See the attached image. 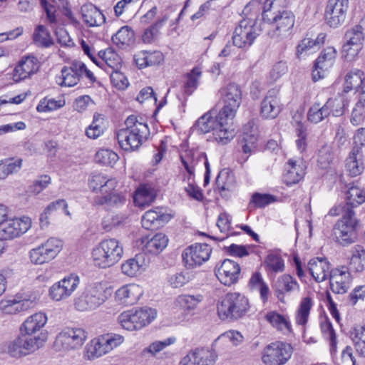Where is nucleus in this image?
<instances>
[{"label":"nucleus","mask_w":365,"mask_h":365,"mask_svg":"<svg viewBox=\"0 0 365 365\" xmlns=\"http://www.w3.org/2000/svg\"><path fill=\"white\" fill-rule=\"evenodd\" d=\"M365 202V192L356 185H351L346 192V204L344 210L347 207L353 210L354 207Z\"/></svg>","instance_id":"obj_41"},{"label":"nucleus","mask_w":365,"mask_h":365,"mask_svg":"<svg viewBox=\"0 0 365 365\" xmlns=\"http://www.w3.org/2000/svg\"><path fill=\"white\" fill-rule=\"evenodd\" d=\"M31 221L29 217L21 218H7L0 223V240H9L20 236L31 227Z\"/></svg>","instance_id":"obj_19"},{"label":"nucleus","mask_w":365,"mask_h":365,"mask_svg":"<svg viewBox=\"0 0 365 365\" xmlns=\"http://www.w3.org/2000/svg\"><path fill=\"white\" fill-rule=\"evenodd\" d=\"M158 190L153 182L140 183L138 185V208L150 206L156 199Z\"/></svg>","instance_id":"obj_33"},{"label":"nucleus","mask_w":365,"mask_h":365,"mask_svg":"<svg viewBox=\"0 0 365 365\" xmlns=\"http://www.w3.org/2000/svg\"><path fill=\"white\" fill-rule=\"evenodd\" d=\"M349 101L344 94H338L334 98H330L324 103L328 114L334 116H341L348 106Z\"/></svg>","instance_id":"obj_36"},{"label":"nucleus","mask_w":365,"mask_h":365,"mask_svg":"<svg viewBox=\"0 0 365 365\" xmlns=\"http://www.w3.org/2000/svg\"><path fill=\"white\" fill-rule=\"evenodd\" d=\"M107 299L101 283L88 284L74 299L75 308L81 312L91 311L103 304Z\"/></svg>","instance_id":"obj_7"},{"label":"nucleus","mask_w":365,"mask_h":365,"mask_svg":"<svg viewBox=\"0 0 365 365\" xmlns=\"http://www.w3.org/2000/svg\"><path fill=\"white\" fill-rule=\"evenodd\" d=\"M218 93L220 100L223 104L219 112L230 122L236 115L242 103L241 88L237 83H230L222 86Z\"/></svg>","instance_id":"obj_6"},{"label":"nucleus","mask_w":365,"mask_h":365,"mask_svg":"<svg viewBox=\"0 0 365 365\" xmlns=\"http://www.w3.org/2000/svg\"><path fill=\"white\" fill-rule=\"evenodd\" d=\"M265 319L279 331L287 334L291 331V324L288 317L277 312L270 311L265 314Z\"/></svg>","instance_id":"obj_37"},{"label":"nucleus","mask_w":365,"mask_h":365,"mask_svg":"<svg viewBox=\"0 0 365 365\" xmlns=\"http://www.w3.org/2000/svg\"><path fill=\"white\" fill-rule=\"evenodd\" d=\"M34 41L42 47L48 48L53 44V41L47 29L43 25H38L34 33Z\"/></svg>","instance_id":"obj_54"},{"label":"nucleus","mask_w":365,"mask_h":365,"mask_svg":"<svg viewBox=\"0 0 365 365\" xmlns=\"http://www.w3.org/2000/svg\"><path fill=\"white\" fill-rule=\"evenodd\" d=\"M349 8V0H328L324 12L326 24L337 28L345 21Z\"/></svg>","instance_id":"obj_17"},{"label":"nucleus","mask_w":365,"mask_h":365,"mask_svg":"<svg viewBox=\"0 0 365 365\" xmlns=\"http://www.w3.org/2000/svg\"><path fill=\"white\" fill-rule=\"evenodd\" d=\"M88 338V332L80 327H67L56 336V346L64 350H73L81 348Z\"/></svg>","instance_id":"obj_14"},{"label":"nucleus","mask_w":365,"mask_h":365,"mask_svg":"<svg viewBox=\"0 0 365 365\" xmlns=\"http://www.w3.org/2000/svg\"><path fill=\"white\" fill-rule=\"evenodd\" d=\"M350 338L357 354L365 357V326H355L350 331Z\"/></svg>","instance_id":"obj_44"},{"label":"nucleus","mask_w":365,"mask_h":365,"mask_svg":"<svg viewBox=\"0 0 365 365\" xmlns=\"http://www.w3.org/2000/svg\"><path fill=\"white\" fill-rule=\"evenodd\" d=\"M230 127V122L220 112L215 115L212 112H207L197 119L193 128L200 134L212 131L215 140L225 145L235 135Z\"/></svg>","instance_id":"obj_1"},{"label":"nucleus","mask_w":365,"mask_h":365,"mask_svg":"<svg viewBox=\"0 0 365 365\" xmlns=\"http://www.w3.org/2000/svg\"><path fill=\"white\" fill-rule=\"evenodd\" d=\"M258 135L256 129H254L251 123H248L244 127L242 139V149L243 153L251 154L257 147Z\"/></svg>","instance_id":"obj_34"},{"label":"nucleus","mask_w":365,"mask_h":365,"mask_svg":"<svg viewBox=\"0 0 365 365\" xmlns=\"http://www.w3.org/2000/svg\"><path fill=\"white\" fill-rule=\"evenodd\" d=\"M350 283L351 274L347 268H336L330 272V289L334 293L339 294L346 293L350 287Z\"/></svg>","instance_id":"obj_24"},{"label":"nucleus","mask_w":365,"mask_h":365,"mask_svg":"<svg viewBox=\"0 0 365 365\" xmlns=\"http://www.w3.org/2000/svg\"><path fill=\"white\" fill-rule=\"evenodd\" d=\"M359 221L355 217V212L350 208H346L343 217L334 227V235L336 242L342 246H348L357 239V230Z\"/></svg>","instance_id":"obj_4"},{"label":"nucleus","mask_w":365,"mask_h":365,"mask_svg":"<svg viewBox=\"0 0 365 365\" xmlns=\"http://www.w3.org/2000/svg\"><path fill=\"white\" fill-rule=\"evenodd\" d=\"M215 272L217 278L222 284L231 286L239 279L240 267L237 262L225 259L216 266Z\"/></svg>","instance_id":"obj_21"},{"label":"nucleus","mask_w":365,"mask_h":365,"mask_svg":"<svg viewBox=\"0 0 365 365\" xmlns=\"http://www.w3.org/2000/svg\"><path fill=\"white\" fill-rule=\"evenodd\" d=\"M77 61L72 62L70 66H64L61 70V77L58 84L61 86L72 87L80 80L78 71H77Z\"/></svg>","instance_id":"obj_38"},{"label":"nucleus","mask_w":365,"mask_h":365,"mask_svg":"<svg viewBox=\"0 0 365 365\" xmlns=\"http://www.w3.org/2000/svg\"><path fill=\"white\" fill-rule=\"evenodd\" d=\"M359 153L355 152V148L352 150L349 156L346 160V169L349 175L355 177L360 175L364 169L356 159V155Z\"/></svg>","instance_id":"obj_59"},{"label":"nucleus","mask_w":365,"mask_h":365,"mask_svg":"<svg viewBox=\"0 0 365 365\" xmlns=\"http://www.w3.org/2000/svg\"><path fill=\"white\" fill-rule=\"evenodd\" d=\"M364 29L361 25H355L346 31L342 46V54L346 61H351L359 55L364 47Z\"/></svg>","instance_id":"obj_10"},{"label":"nucleus","mask_w":365,"mask_h":365,"mask_svg":"<svg viewBox=\"0 0 365 365\" xmlns=\"http://www.w3.org/2000/svg\"><path fill=\"white\" fill-rule=\"evenodd\" d=\"M175 341L176 338L174 336L168 337L163 341H155L142 351L140 356L144 357L147 355L155 356L158 353L165 349L167 346L175 344Z\"/></svg>","instance_id":"obj_49"},{"label":"nucleus","mask_w":365,"mask_h":365,"mask_svg":"<svg viewBox=\"0 0 365 365\" xmlns=\"http://www.w3.org/2000/svg\"><path fill=\"white\" fill-rule=\"evenodd\" d=\"M274 287L277 298L282 302L284 301L285 295L297 293L300 288L297 280L289 274L280 276L276 281Z\"/></svg>","instance_id":"obj_28"},{"label":"nucleus","mask_w":365,"mask_h":365,"mask_svg":"<svg viewBox=\"0 0 365 365\" xmlns=\"http://www.w3.org/2000/svg\"><path fill=\"white\" fill-rule=\"evenodd\" d=\"M249 286L252 290H256L259 292L260 298L263 303L267 302L269 296V288L259 272L252 274L249 281Z\"/></svg>","instance_id":"obj_43"},{"label":"nucleus","mask_w":365,"mask_h":365,"mask_svg":"<svg viewBox=\"0 0 365 365\" xmlns=\"http://www.w3.org/2000/svg\"><path fill=\"white\" fill-rule=\"evenodd\" d=\"M334 160V154L330 145H324L319 150L317 163L322 169L329 167Z\"/></svg>","instance_id":"obj_57"},{"label":"nucleus","mask_w":365,"mask_h":365,"mask_svg":"<svg viewBox=\"0 0 365 365\" xmlns=\"http://www.w3.org/2000/svg\"><path fill=\"white\" fill-rule=\"evenodd\" d=\"M182 163L187 173V186L185 190L187 194L192 198L201 201L203 199V194L201 189L195 185L194 178L195 165L198 162V156L192 150H186L180 155Z\"/></svg>","instance_id":"obj_13"},{"label":"nucleus","mask_w":365,"mask_h":365,"mask_svg":"<svg viewBox=\"0 0 365 365\" xmlns=\"http://www.w3.org/2000/svg\"><path fill=\"white\" fill-rule=\"evenodd\" d=\"M292 354V347L289 344L277 341L263 349L261 358L264 365H284Z\"/></svg>","instance_id":"obj_9"},{"label":"nucleus","mask_w":365,"mask_h":365,"mask_svg":"<svg viewBox=\"0 0 365 365\" xmlns=\"http://www.w3.org/2000/svg\"><path fill=\"white\" fill-rule=\"evenodd\" d=\"M263 19L269 22L272 29L269 31V36L272 38H282L287 36L293 28L295 22V16L290 11L283 10L274 13L264 11Z\"/></svg>","instance_id":"obj_5"},{"label":"nucleus","mask_w":365,"mask_h":365,"mask_svg":"<svg viewBox=\"0 0 365 365\" xmlns=\"http://www.w3.org/2000/svg\"><path fill=\"white\" fill-rule=\"evenodd\" d=\"M170 219V214L164 212L163 208L157 207L145 212L141 218V224L146 230H153L163 226Z\"/></svg>","instance_id":"obj_25"},{"label":"nucleus","mask_w":365,"mask_h":365,"mask_svg":"<svg viewBox=\"0 0 365 365\" xmlns=\"http://www.w3.org/2000/svg\"><path fill=\"white\" fill-rule=\"evenodd\" d=\"M217 314L222 320H237L250 309L248 299L239 292L226 294L217 304Z\"/></svg>","instance_id":"obj_2"},{"label":"nucleus","mask_w":365,"mask_h":365,"mask_svg":"<svg viewBox=\"0 0 365 365\" xmlns=\"http://www.w3.org/2000/svg\"><path fill=\"white\" fill-rule=\"evenodd\" d=\"M80 284V278L71 273L54 283L48 290L49 297L55 302L68 299L76 291Z\"/></svg>","instance_id":"obj_12"},{"label":"nucleus","mask_w":365,"mask_h":365,"mask_svg":"<svg viewBox=\"0 0 365 365\" xmlns=\"http://www.w3.org/2000/svg\"><path fill=\"white\" fill-rule=\"evenodd\" d=\"M351 257L350 259V269L360 272L365 269V250L359 245L351 249Z\"/></svg>","instance_id":"obj_47"},{"label":"nucleus","mask_w":365,"mask_h":365,"mask_svg":"<svg viewBox=\"0 0 365 365\" xmlns=\"http://www.w3.org/2000/svg\"><path fill=\"white\" fill-rule=\"evenodd\" d=\"M329 115L328 111L324 106H321L320 103L313 104L307 112V120L312 123L317 124Z\"/></svg>","instance_id":"obj_52"},{"label":"nucleus","mask_w":365,"mask_h":365,"mask_svg":"<svg viewBox=\"0 0 365 365\" xmlns=\"http://www.w3.org/2000/svg\"><path fill=\"white\" fill-rule=\"evenodd\" d=\"M168 17L164 16L161 19L156 21L150 28L147 29L142 36V40L145 43H150L155 37L158 35L159 29L167 21Z\"/></svg>","instance_id":"obj_64"},{"label":"nucleus","mask_w":365,"mask_h":365,"mask_svg":"<svg viewBox=\"0 0 365 365\" xmlns=\"http://www.w3.org/2000/svg\"><path fill=\"white\" fill-rule=\"evenodd\" d=\"M107 354L101 337L92 339L85 347L84 358L93 360Z\"/></svg>","instance_id":"obj_46"},{"label":"nucleus","mask_w":365,"mask_h":365,"mask_svg":"<svg viewBox=\"0 0 365 365\" xmlns=\"http://www.w3.org/2000/svg\"><path fill=\"white\" fill-rule=\"evenodd\" d=\"M336 50L332 46L321 51L313 66L312 75L314 81L322 79L328 74L336 61Z\"/></svg>","instance_id":"obj_20"},{"label":"nucleus","mask_w":365,"mask_h":365,"mask_svg":"<svg viewBox=\"0 0 365 365\" xmlns=\"http://www.w3.org/2000/svg\"><path fill=\"white\" fill-rule=\"evenodd\" d=\"M197 365H215L218 355L216 351L209 347L193 349Z\"/></svg>","instance_id":"obj_42"},{"label":"nucleus","mask_w":365,"mask_h":365,"mask_svg":"<svg viewBox=\"0 0 365 365\" xmlns=\"http://www.w3.org/2000/svg\"><path fill=\"white\" fill-rule=\"evenodd\" d=\"M365 119V100L359 98L355 104L351 117V123L354 125L361 124Z\"/></svg>","instance_id":"obj_61"},{"label":"nucleus","mask_w":365,"mask_h":365,"mask_svg":"<svg viewBox=\"0 0 365 365\" xmlns=\"http://www.w3.org/2000/svg\"><path fill=\"white\" fill-rule=\"evenodd\" d=\"M38 69V59L34 56L23 58L14 71V76L23 80L34 73Z\"/></svg>","instance_id":"obj_32"},{"label":"nucleus","mask_w":365,"mask_h":365,"mask_svg":"<svg viewBox=\"0 0 365 365\" xmlns=\"http://www.w3.org/2000/svg\"><path fill=\"white\" fill-rule=\"evenodd\" d=\"M306 165L302 158H291L285 165L283 181L287 185L298 183L305 175Z\"/></svg>","instance_id":"obj_23"},{"label":"nucleus","mask_w":365,"mask_h":365,"mask_svg":"<svg viewBox=\"0 0 365 365\" xmlns=\"http://www.w3.org/2000/svg\"><path fill=\"white\" fill-rule=\"evenodd\" d=\"M118 322L124 329L134 331L137 327V308L133 307L121 313Z\"/></svg>","instance_id":"obj_50"},{"label":"nucleus","mask_w":365,"mask_h":365,"mask_svg":"<svg viewBox=\"0 0 365 365\" xmlns=\"http://www.w3.org/2000/svg\"><path fill=\"white\" fill-rule=\"evenodd\" d=\"M201 73L202 72L199 68H194L190 73H187V81L184 86L185 93L187 95H191L197 88Z\"/></svg>","instance_id":"obj_60"},{"label":"nucleus","mask_w":365,"mask_h":365,"mask_svg":"<svg viewBox=\"0 0 365 365\" xmlns=\"http://www.w3.org/2000/svg\"><path fill=\"white\" fill-rule=\"evenodd\" d=\"M211 252L212 248L207 244L195 243L185 249L182 262L187 268H195L207 261Z\"/></svg>","instance_id":"obj_16"},{"label":"nucleus","mask_w":365,"mask_h":365,"mask_svg":"<svg viewBox=\"0 0 365 365\" xmlns=\"http://www.w3.org/2000/svg\"><path fill=\"white\" fill-rule=\"evenodd\" d=\"M313 306L314 301L312 297L302 298L295 314V321L298 325L304 327L307 324Z\"/></svg>","instance_id":"obj_39"},{"label":"nucleus","mask_w":365,"mask_h":365,"mask_svg":"<svg viewBox=\"0 0 365 365\" xmlns=\"http://www.w3.org/2000/svg\"><path fill=\"white\" fill-rule=\"evenodd\" d=\"M47 322V317L43 312H37L29 317L21 326V333L32 336L41 329H42Z\"/></svg>","instance_id":"obj_31"},{"label":"nucleus","mask_w":365,"mask_h":365,"mask_svg":"<svg viewBox=\"0 0 365 365\" xmlns=\"http://www.w3.org/2000/svg\"><path fill=\"white\" fill-rule=\"evenodd\" d=\"M1 172L0 177L5 179L8 175L16 173L20 170L22 166L21 159H6L1 161Z\"/></svg>","instance_id":"obj_55"},{"label":"nucleus","mask_w":365,"mask_h":365,"mask_svg":"<svg viewBox=\"0 0 365 365\" xmlns=\"http://www.w3.org/2000/svg\"><path fill=\"white\" fill-rule=\"evenodd\" d=\"M365 80L363 71L353 68L347 73L343 85V93H349L352 90L356 91Z\"/></svg>","instance_id":"obj_35"},{"label":"nucleus","mask_w":365,"mask_h":365,"mask_svg":"<svg viewBox=\"0 0 365 365\" xmlns=\"http://www.w3.org/2000/svg\"><path fill=\"white\" fill-rule=\"evenodd\" d=\"M101 339L107 353L121 344L124 341L123 336L113 333L101 336Z\"/></svg>","instance_id":"obj_62"},{"label":"nucleus","mask_w":365,"mask_h":365,"mask_svg":"<svg viewBox=\"0 0 365 365\" xmlns=\"http://www.w3.org/2000/svg\"><path fill=\"white\" fill-rule=\"evenodd\" d=\"M320 328L324 337L329 340L331 352L336 351V337L331 322L327 318L321 319Z\"/></svg>","instance_id":"obj_53"},{"label":"nucleus","mask_w":365,"mask_h":365,"mask_svg":"<svg viewBox=\"0 0 365 365\" xmlns=\"http://www.w3.org/2000/svg\"><path fill=\"white\" fill-rule=\"evenodd\" d=\"M167 236L161 232L149 235L141 238L142 250L145 254L156 255L160 253L168 245Z\"/></svg>","instance_id":"obj_26"},{"label":"nucleus","mask_w":365,"mask_h":365,"mask_svg":"<svg viewBox=\"0 0 365 365\" xmlns=\"http://www.w3.org/2000/svg\"><path fill=\"white\" fill-rule=\"evenodd\" d=\"M81 13L83 22L89 27L99 26L106 21L103 13L91 3L83 4Z\"/></svg>","instance_id":"obj_30"},{"label":"nucleus","mask_w":365,"mask_h":365,"mask_svg":"<svg viewBox=\"0 0 365 365\" xmlns=\"http://www.w3.org/2000/svg\"><path fill=\"white\" fill-rule=\"evenodd\" d=\"M112 41L120 47L132 46L135 45V34L128 26L120 28L117 33L112 36Z\"/></svg>","instance_id":"obj_40"},{"label":"nucleus","mask_w":365,"mask_h":365,"mask_svg":"<svg viewBox=\"0 0 365 365\" xmlns=\"http://www.w3.org/2000/svg\"><path fill=\"white\" fill-rule=\"evenodd\" d=\"M260 32V26L255 19H242L233 32V44L235 47L247 49L252 45Z\"/></svg>","instance_id":"obj_8"},{"label":"nucleus","mask_w":365,"mask_h":365,"mask_svg":"<svg viewBox=\"0 0 365 365\" xmlns=\"http://www.w3.org/2000/svg\"><path fill=\"white\" fill-rule=\"evenodd\" d=\"M308 269L312 277L317 282H323L330 276L331 272L329 262L326 258L316 257L309 260Z\"/></svg>","instance_id":"obj_29"},{"label":"nucleus","mask_w":365,"mask_h":365,"mask_svg":"<svg viewBox=\"0 0 365 365\" xmlns=\"http://www.w3.org/2000/svg\"><path fill=\"white\" fill-rule=\"evenodd\" d=\"M138 56H140L138 58V69L159 64L163 60V53L160 51H142Z\"/></svg>","instance_id":"obj_48"},{"label":"nucleus","mask_w":365,"mask_h":365,"mask_svg":"<svg viewBox=\"0 0 365 365\" xmlns=\"http://www.w3.org/2000/svg\"><path fill=\"white\" fill-rule=\"evenodd\" d=\"M63 247L62 241L58 238L51 237L44 243L30 251L31 261L36 264L50 262L58 255Z\"/></svg>","instance_id":"obj_15"},{"label":"nucleus","mask_w":365,"mask_h":365,"mask_svg":"<svg viewBox=\"0 0 365 365\" xmlns=\"http://www.w3.org/2000/svg\"><path fill=\"white\" fill-rule=\"evenodd\" d=\"M278 91L269 90L261 103L260 114L265 118H274L279 113L281 108Z\"/></svg>","instance_id":"obj_27"},{"label":"nucleus","mask_w":365,"mask_h":365,"mask_svg":"<svg viewBox=\"0 0 365 365\" xmlns=\"http://www.w3.org/2000/svg\"><path fill=\"white\" fill-rule=\"evenodd\" d=\"M202 300V296L190 294L179 295L175 300V305L186 312L193 311L197 304Z\"/></svg>","instance_id":"obj_45"},{"label":"nucleus","mask_w":365,"mask_h":365,"mask_svg":"<svg viewBox=\"0 0 365 365\" xmlns=\"http://www.w3.org/2000/svg\"><path fill=\"white\" fill-rule=\"evenodd\" d=\"M123 253V247L120 246L119 242L110 238L102 240L93 250L92 256L96 266L107 268L116 264L121 259Z\"/></svg>","instance_id":"obj_3"},{"label":"nucleus","mask_w":365,"mask_h":365,"mask_svg":"<svg viewBox=\"0 0 365 365\" xmlns=\"http://www.w3.org/2000/svg\"><path fill=\"white\" fill-rule=\"evenodd\" d=\"M137 115H129L125 121V128L117 133V139L120 148L125 152H133L137 149Z\"/></svg>","instance_id":"obj_18"},{"label":"nucleus","mask_w":365,"mask_h":365,"mask_svg":"<svg viewBox=\"0 0 365 365\" xmlns=\"http://www.w3.org/2000/svg\"><path fill=\"white\" fill-rule=\"evenodd\" d=\"M44 338L32 336L21 333L8 345V353L13 357H21L35 351L43 345Z\"/></svg>","instance_id":"obj_11"},{"label":"nucleus","mask_w":365,"mask_h":365,"mask_svg":"<svg viewBox=\"0 0 365 365\" xmlns=\"http://www.w3.org/2000/svg\"><path fill=\"white\" fill-rule=\"evenodd\" d=\"M158 312L154 308L143 307L138 309V328L150 324L157 317Z\"/></svg>","instance_id":"obj_56"},{"label":"nucleus","mask_w":365,"mask_h":365,"mask_svg":"<svg viewBox=\"0 0 365 365\" xmlns=\"http://www.w3.org/2000/svg\"><path fill=\"white\" fill-rule=\"evenodd\" d=\"M36 297H23L16 295L11 299L1 300L0 309L6 314H15L18 312L33 308L36 304Z\"/></svg>","instance_id":"obj_22"},{"label":"nucleus","mask_w":365,"mask_h":365,"mask_svg":"<svg viewBox=\"0 0 365 365\" xmlns=\"http://www.w3.org/2000/svg\"><path fill=\"white\" fill-rule=\"evenodd\" d=\"M108 184H118L115 178L107 179L101 174L93 175L89 180V186L93 191L99 190L102 193L108 192Z\"/></svg>","instance_id":"obj_51"},{"label":"nucleus","mask_w":365,"mask_h":365,"mask_svg":"<svg viewBox=\"0 0 365 365\" xmlns=\"http://www.w3.org/2000/svg\"><path fill=\"white\" fill-rule=\"evenodd\" d=\"M118 160V155L108 149H101L95 155V160L99 164L112 165Z\"/></svg>","instance_id":"obj_58"},{"label":"nucleus","mask_w":365,"mask_h":365,"mask_svg":"<svg viewBox=\"0 0 365 365\" xmlns=\"http://www.w3.org/2000/svg\"><path fill=\"white\" fill-rule=\"evenodd\" d=\"M276 201V197L270 194L255 192L250 200V205L256 207H264Z\"/></svg>","instance_id":"obj_63"}]
</instances>
